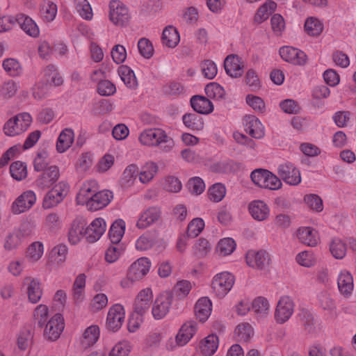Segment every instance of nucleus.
I'll use <instances>...</instances> for the list:
<instances>
[{
    "mask_svg": "<svg viewBox=\"0 0 356 356\" xmlns=\"http://www.w3.org/2000/svg\"><path fill=\"white\" fill-rule=\"evenodd\" d=\"M140 143L148 147H159L163 152H170L174 146L173 139L166 132L159 128L147 129L139 135Z\"/></svg>",
    "mask_w": 356,
    "mask_h": 356,
    "instance_id": "nucleus-1",
    "label": "nucleus"
},
{
    "mask_svg": "<svg viewBox=\"0 0 356 356\" xmlns=\"http://www.w3.org/2000/svg\"><path fill=\"white\" fill-rule=\"evenodd\" d=\"M41 81L37 83L33 88V95L36 99H43L47 94L48 85L61 86L63 80L53 65H48L41 72Z\"/></svg>",
    "mask_w": 356,
    "mask_h": 356,
    "instance_id": "nucleus-2",
    "label": "nucleus"
},
{
    "mask_svg": "<svg viewBox=\"0 0 356 356\" xmlns=\"http://www.w3.org/2000/svg\"><path fill=\"white\" fill-rule=\"evenodd\" d=\"M252 182L264 188L277 190L282 187L280 179L271 172L264 169H256L250 175Z\"/></svg>",
    "mask_w": 356,
    "mask_h": 356,
    "instance_id": "nucleus-3",
    "label": "nucleus"
},
{
    "mask_svg": "<svg viewBox=\"0 0 356 356\" xmlns=\"http://www.w3.org/2000/svg\"><path fill=\"white\" fill-rule=\"evenodd\" d=\"M32 122L30 114L23 113L10 119L3 127L6 135L13 136L20 134L27 130Z\"/></svg>",
    "mask_w": 356,
    "mask_h": 356,
    "instance_id": "nucleus-4",
    "label": "nucleus"
},
{
    "mask_svg": "<svg viewBox=\"0 0 356 356\" xmlns=\"http://www.w3.org/2000/svg\"><path fill=\"white\" fill-rule=\"evenodd\" d=\"M234 276L229 272H222L216 275L212 280L211 288L216 297L224 298L233 287Z\"/></svg>",
    "mask_w": 356,
    "mask_h": 356,
    "instance_id": "nucleus-5",
    "label": "nucleus"
},
{
    "mask_svg": "<svg viewBox=\"0 0 356 356\" xmlns=\"http://www.w3.org/2000/svg\"><path fill=\"white\" fill-rule=\"evenodd\" d=\"M69 188V185L63 181L56 184L45 195L42 202L43 208L51 209L60 204L67 196Z\"/></svg>",
    "mask_w": 356,
    "mask_h": 356,
    "instance_id": "nucleus-6",
    "label": "nucleus"
},
{
    "mask_svg": "<svg viewBox=\"0 0 356 356\" xmlns=\"http://www.w3.org/2000/svg\"><path fill=\"white\" fill-rule=\"evenodd\" d=\"M109 19L115 25L123 26L129 21L130 15L127 6L120 1L112 0L109 3Z\"/></svg>",
    "mask_w": 356,
    "mask_h": 356,
    "instance_id": "nucleus-7",
    "label": "nucleus"
},
{
    "mask_svg": "<svg viewBox=\"0 0 356 356\" xmlns=\"http://www.w3.org/2000/svg\"><path fill=\"white\" fill-rule=\"evenodd\" d=\"M125 317L123 306L120 304L113 305L108 310L106 327L111 332L118 331L122 325Z\"/></svg>",
    "mask_w": 356,
    "mask_h": 356,
    "instance_id": "nucleus-8",
    "label": "nucleus"
},
{
    "mask_svg": "<svg viewBox=\"0 0 356 356\" xmlns=\"http://www.w3.org/2000/svg\"><path fill=\"white\" fill-rule=\"evenodd\" d=\"M60 177V170L56 165H51L44 170L35 181L36 187L45 190L51 187Z\"/></svg>",
    "mask_w": 356,
    "mask_h": 356,
    "instance_id": "nucleus-9",
    "label": "nucleus"
},
{
    "mask_svg": "<svg viewBox=\"0 0 356 356\" xmlns=\"http://www.w3.org/2000/svg\"><path fill=\"white\" fill-rule=\"evenodd\" d=\"M294 303L289 296H282L277 305L275 319L278 323L287 321L293 313Z\"/></svg>",
    "mask_w": 356,
    "mask_h": 356,
    "instance_id": "nucleus-10",
    "label": "nucleus"
},
{
    "mask_svg": "<svg viewBox=\"0 0 356 356\" xmlns=\"http://www.w3.org/2000/svg\"><path fill=\"white\" fill-rule=\"evenodd\" d=\"M277 174L287 184L297 186L301 182L300 172L291 163L281 164L278 167Z\"/></svg>",
    "mask_w": 356,
    "mask_h": 356,
    "instance_id": "nucleus-11",
    "label": "nucleus"
},
{
    "mask_svg": "<svg viewBox=\"0 0 356 356\" xmlns=\"http://www.w3.org/2000/svg\"><path fill=\"white\" fill-rule=\"evenodd\" d=\"M64 329V320L60 314H56L46 324L44 337L50 341L58 339Z\"/></svg>",
    "mask_w": 356,
    "mask_h": 356,
    "instance_id": "nucleus-12",
    "label": "nucleus"
},
{
    "mask_svg": "<svg viewBox=\"0 0 356 356\" xmlns=\"http://www.w3.org/2000/svg\"><path fill=\"white\" fill-rule=\"evenodd\" d=\"M161 210L158 207H150L145 210L139 216L136 222L138 229H146L156 223L161 218Z\"/></svg>",
    "mask_w": 356,
    "mask_h": 356,
    "instance_id": "nucleus-13",
    "label": "nucleus"
},
{
    "mask_svg": "<svg viewBox=\"0 0 356 356\" xmlns=\"http://www.w3.org/2000/svg\"><path fill=\"white\" fill-rule=\"evenodd\" d=\"M279 52L283 60L293 65H303L307 63V55L298 49L286 46L280 48Z\"/></svg>",
    "mask_w": 356,
    "mask_h": 356,
    "instance_id": "nucleus-14",
    "label": "nucleus"
},
{
    "mask_svg": "<svg viewBox=\"0 0 356 356\" xmlns=\"http://www.w3.org/2000/svg\"><path fill=\"white\" fill-rule=\"evenodd\" d=\"M36 196L33 191H26L19 195L12 205V211L15 214L25 212L35 203Z\"/></svg>",
    "mask_w": 356,
    "mask_h": 356,
    "instance_id": "nucleus-15",
    "label": "nucleus"
},
{
    "mask_svg": "<svg viewBox=\"0 0 356 356\" xmlns=\"http://www.w3.org/2000/svg\"><path fill=\"white\" fill-rule=\"evenodd\" d=\"M106 225L102 218L95 219L86 229L85 236L90 243L98 241L105 232Z\"/></svg>",
    "mask_w": 356,
    "mask_h": 356,
    "instance_id": "nucleus-16",
    "label": "nucleus"
},
{
    "mask_svg": "<svg viewBox=\"0 0 356 356\" xmlns=\"http://www.w3.org/2000/svg\"><path fill=\"white\" fill-rule=\"evenodd\" d=\"M246 262L248 266L261 270L269 265V254L264 250H250L246 254Z\"/></svg>",
    "mask_w": 356,
    "mask_h": 356,
    "instance_id": "nucleus-17",
    "label": "nucleus"
},
{
    "mask_svg": "<svg viewBox=\"0 0 356 356\" xmlns=\"http://www.w3.org/2000/svg\"><path fill=\"white\" fill-rule=\"evenodd\" d=\"M243 124L246 133L252 138L261 139L264 136V127L259 120L255 116H245L243 119Z\"/></svg>",
    "mask_w": 356,
    "mask_h": 356,
    "instance_id": "nucleus-18",
    "label": "nucleus"
},
{
    "mask_svg": "<svg viewBox=\"0 0 356 356\" xmlns=\"http://www.w3.org/2000/svg\"><path fill=\"white\" fill-rule=\"evenodd\" d=\"M151 267L150 261L146 257H141L134 261L128 270L129 277L137 281L141 280L149 272Z\"/></svg>",
    "mask_w": 356,
    "mask_h": 356,
    "instance_id": "nucleus-19",
    "label": "nucleus"
},
{
    "mask_svg": "<svg viewBox=\"0 0 356 356\" xmlns=\"http://www.w3.org/2000/svg\"><path fill=\"white\" fill-rule=\"evenodd\" d=\"M153 300L151 289L146 288L141 290L136 298L134 302V312L145 314L149 309Z\"/></svg>",
    "mask_w": 356,
    "mask_h": 356,
    "instance_id": "nucleus-20",
    "label": "nucleus"
},
{
    "mask_svg": "<svg viewBox=\"0 0 356 356\" xmlns=\"http://www.w3.org/2000/svg\"><path fill=\"white\" fill-rule=\"evenodd\" d=\"M113 198V193L110 191H97L93 194V197L88 206L87 209L92 211H98L106 207Z\"/></svg>",
    "mask_w": 356,
    "mask_h": 356,
    "instance_id": "nucleus-21",
    "label": "nucleus"
},
{
    "mask_svg": "<svg viewBox=\"0 0 356 356\" xmlns=\"http://www.w3.org/2000/svg\"><path fill=\"white\" fill-rule=\"evenodd\" d=\"M170 306L171 297L168 294H161L158 296L154 301L152 310L154 318H163L168 313Z\"/></svg>",
    "mask_w": 356,
    "mask_h": 356,
    "instance_id": "nucleus-22",
    "label": "nucleus"
},
{
    "mask_svg": "<svg viewBox=\"0 0 356 356\" xmlns=\"http://www.w3.org/2000/svg\"><path fill=\"white\" fill-rule=\"evenodd\" d=\"M24 284L26 286V293L29 301L32 303H37L42 296V289L39 280L31 277L24 278Z\"/></svg>",
    "mask_w": 356,
    "mask_h": 356,
    "instance_id": "nucleus-23",
    "label": "nucleus"
},
{
    "mask_svg": "<svg viewBox=\"0 0 356 356\" xmlns=\"http://www.w3.org/2000/svg\"><path fill=\"white\" fill-rule=\"evenodd\" d=\"M299 241L310 247H315L319 242L318 233L310 227H302L297 230Z\"/></svg>",
    "mask_w": 356,
    "mask_h": 356,
    "instance_id": "nucleus-24",
    "label": "nucleus"
},
{
    "mask_svg": "<svg viewBox=\"0 0 356 356\" xmlns=\"http://www.w3.org/2000/svg\"><path fill=\"white\" fill-rule=\"evenodd\" d=\"M97 191V183L95 181L85 182L76 195V200L78 204L88 206L93 194Z\"/></svg>",
    "mask_w": 356,
    "mask_h": 356,
    "instance_id": "nucleus-25",
    "label": "nucleus"
},
{
    "mask_svg": "<svg viewBox=\"0 0 356 356\" xmlns=\"http://www.w3.org/2000/svg\"><path fill=\"white\" fill-rule=\"evenodd\" d=\"M16 21L21 29L29 36L37 38L40 34V29L35 22L29 16L24 14H18Z\"/></svg>",
    "mask_w": 356,
    "mask_h": 356,
    "instance_id": "nucleus-26",
    "label": "nucleus"
},
{
    "mask_svg": "<svg viewBox=\"0 0 356 356\" xmlns=\"http://www.w3.org/2000/svg\"><path fill=\"white\" fill-rule=\"evenodd\" d=\"M249 212L252 217L258 221L266 220L270 213V209L268 205L261 200H254L248 205Z\"/></svg>",
    "mask_w": 356,
    "mask_h": 356,
    "instance_id": "nucleus-27",
    "label": "nucleus"
},
{
    "mask_svg": "<svg viewBox=\"0 0 356 356\" xmlns=\"http://www.w3.org/2000/svg\"><path fill=\"white\" fill-rule=\"evenodd\" d=\"M337 286L339 292L343 296L346 297L350 296L354 288L352 274L348 270H341L337 278Z\"/></svg>",
    "mask_w": 356,
    "mask_h": 356,
    "instance_id": "nucleus-28",
    "label": "nucleus"
},
{
    "mask_svg": "<svg viewBox=\"0 0 356 356\" xmlns=\"http://www.w3.org/2000/svg\"><path fill=\"white\" fill-rule=\"evenodd\" d=\"M197 331V323L195 321H187L181 327L176 336V341L179 346H184L193 337Z\"/></svg>",
    "mask_w": 356,
    "mask_h": 356,
    "instance_id": "nucleus-29",
    "label": "nucleus"
},
{
    "mask_svg": "<svg viewBox=\"0 0 356 356\" xmlns=\"http://www.w3.org/2000/svg\"><path fill=\"white\" fill-rule=\"evenodd\" d=\"M226 73L232 77H239L243 74L240 58L236 55H229L224 61Z\"/></svg>",
    "mask_w": 356,
    "mask_h": 356,
    "instance_id": "nucleus-30",
    "label": "nucleus"
},
{
    "mask_svg": "<svg viewBox=\"0 0 356 356\" xmlns=\"http://www.w3.org/2000/svg\"><path fill=\"white\" fill-rule=\"evenodd\" d=\"M85 221L81 218H76L73 220L68 232V239L70 243L73 245L78 243L85 236Z\"/></svg>",
    "mask_w": 356,
    "mask_h": 356,
    "instance_id": "nucleus-31",
    "label": "nucleus"
},
{
    "mask_svg": "<svg viewBox=\"0 0 356 356\" xmlns=\"http://www.w3.org/2000/svg\"><path fill=\"white\" fill-rule=\"evenodd\" d=\"M212 304L207 297L200 298L195 305V314L197 318L201 322H204L211 315Z\"/></svg>",
    "mask_w": 356,
    "mask_h": 356,
    "instance_id": "nucleus-32",
    "label": "nucleus"
},
{
    "mask_svg": "<svg viewBox=\"0 0 356 356\" xmlns=\"http://www.w3.org/2000/svg\"><path fill=\"white\" fill-rule=\"evenodd\" d=\"M191 104L196 113L201 114H209L213 110L212 103L203 96H193L191 99Z\"/></svg>",
    "mask_w": 356,
    "mask_h": 356,
    "instance_id": "nucleus-33",
    "label": "nucleus"
},
{
    "mask_svg": "<svg viewBox=\"0 0 356 356\" xmlns=\"http://www.w3.org/2000/svg\"><path fill=\"white\" fill-rule=\"evenodd\" d=\"M74 134L72 129L66 128L60 134L56 142V150L59 153L67 151L72 145Z\"/></svg>",
    "mask_w": 356,
    "mask_h": 356,
    "instance_id": "nucleus-34",
    "label": "nucleus"
},
{
    "mask_svg": "<svg viewBox=\"0 0 356 356\" xmlns=\"http://www.w3.org/2000/svg\"><path fill=\"white\" fill-rule=\"evenodd\" d=\"M159 171V166L152 161L147 162L138 172L139 180L143 184H147L153 179Z\"/></svg>",
    "mask_w": 356,
    "mask_h": 356,
    "instance_id": "nucleus-35",
    "label": "nucleus"
},
{
    "mask_svg": "<svg viewBox=\"0 0 356 356\" xmlns=\"http://www.w3.org/2000/svg\"><path fill=\"white\" fill-rule=\"evenodd\" d=\"M179 40V32L174 26H168L164 29L162 33V42L164 45L174 48L178 44Z\"/></svg>",
    "mask_w": 356,
    "mask_h": 356,
    "instance_id": "nucleus-36",
    "label": "nucleus"
},
{
    "mask_svg": "<svg viewBox=\"0 0 356 356\" xmlns=\"http://www.w3.org/2000/svg\"><path fill=\"white\" fill-rule=\"evenodd\" d=\"M99 328L97 325H90L86 329L81 341L84 348H89L94 345L99 337Z\"/></svg>",
    "mask_w": 356,
    "mask_h": 356,
    "instance_id": "nucleus-37",
    "label": "nucleus"
},
{
    "mask_svg": "<svg viewBox=\"0 0 356 356\" xmlns=\"http://www.w3.org/2000/svg\"><path fill=\"white\" fill-rule=\"evenodd\" d=\"M125 230V222L124 220L119 219L115 220L111 225L109 232L108 236L111 240V242L113 244H118L124 234Z\"/></svg>",
    "mask_w": 356,
    "mask_h": 356,
    "instance_id": "nucleus-38",
    "label": "nucleus"
},
{
    "mask_svg": "<svg viewBox=\"0 0 356 356\" xmlns=\"http://www.w3.org/2000/svg\"><path fill=\"white\" fill-rule=\"evenodd\" d=\"M57 5L52 1H44L40 6V15L45 22H52L57 14Z\"/></svg>",
    "mask_w": 356,
    "mask_h": 356,
    "instance_id": "nucleus-39",
    "label": "nucleus"
},
{
    "mask_svg": "<svg viewBox=\"0 0 356 356\" xmlns=\"http://www.w3.org/2000/svg\"><path fill=\"white\" fill-rule=\"evenodd\" d=\"M277 4L271 0H267L258 9L254 15V21L257 23H261L267 19L269 15L275 10Z\"/></svg>",
    "mask_w": 356,
    "mask_h": 356,
    "instance_id": "nucleus-40",
    "label": "nucleus"
},
{
    "mask_svg": "<svg viewBox=\"0 0 356 356\" xmlns=\"http://www.w3.org/2000/svg\"><path fill=\"white\" fill-rule=\"evenodd\" d=\"M118 74L124 83L130 88L137 86V81L134 71L127 65H121Z\"/></svg>",
    "mask_w": 356,
    "mask_h": 356,
    "instance_id": "nucleus-41",
    "label": "nucleus"
},
{
    "mask_svg": "<svg viewBox=\"0 0 356 356\" xmlns=\"http://www.w3.org/2000/svg\"><path fill=\"white\" fill-rule=\"evenodd\" d=\"M182 121L186 127L193 130H202L204 128L202 118L195 113L184 115Z\"/></svg>",
    "mask_w": 356,
    "mask_h": 356,
    "instance_id": "nucleus-42",
    "label": "nucleus"
},
{
    "mask_svg": "<svg viewBox=\"0 0 356 356\" xmlns=\"http://www.w3.org/2000/svg\"><path fill=\"white\" fill-rule=\"evenodd\" d=\"M252 309L259 318L266 316L270 310V305L268 300L264 297L255 298L252 303Z\"/></svg>",
    "mask_w": 356,
    "mask_h": 356,
    "instance_id": "nucleus-43",
    "label": "nucleus"
},
{
    "mask_svg": "<svg viewBox=\"0 0 356 356\" xmlns=\"http://www.w3.org/2000/svg\"><path fill=\"white\" fill-rule=\"evenodd\" d=\"M44 247L42 243L35 241L32 243L26 252V258L31 263L38 261L42 256Z\"/></svg>",
    "mask_w": 356,
    "mask_h": 356,
    "instance_id": "nucleus-44",
    "label": "nucleus"
},
{
    "mask_svg": "<svg viewBox=\"0 0 356 356\" xmlns=\"http://www.w3.org/2000/svg\"><path fill=\"white\" fill-rule=\"evenodd\" d=\"M304 28L309 35L318 36L322 33L323 25L318 19L310 17L306 19Z\"/></svg>",
    "mask_w": 356,
    "mask_h": 356,
    "instance_id": "nucleus-45",
    "label": "nucleus"
},
{
    "mask_svg": "<svg viewBox=\"0 0 356 356\" xmlns=\"http://www.w3.org/2000/svg\"><path fill=\"white\" fill-rule=\"evenodd\" d=\"M346 245L341 239L339 238L332 239L330 244V251L335 259H343L346 254Z\"/></svg>",
    "mask_w": 356,
    "mask_h": 356,
    "instance_id": "nucleus-46",
    "label": "nucleus"
},
{
    "mask_svg": "<svg viewBox=\"0 0 356 356\" xmlns=\"http://www.w3.org/2000/svg\"><path fill=\"white\" fill-rule=\"evenodd\" d=\"M73 2L76 12L83 19L86 20L92 19V10L88 0H73Z\"/></svg>",
    "mask_w": 356,
    "mask_h": 356,
    "instance_id": "nucleus-47",
    "label": "nucleus"
},
{
    "mask_svg": "<svg viewBox=\"0 0 356 356\" xmlns=\"http://www.w3.org/2000/svg\"><path fill=\"white\" fill-rule=\"evenodd\" d=\"M234 334L238 341L247 342L253 336L254 330L250 323H242L237 325Z\"/></svg>",
    "mask_w": 356,
    "mask_h": 356,
    "instance_id": "nucleus-48",
    "label": "nucleus"
},
{
    "mask_svg": "<svg viewBox=\"0 0 356 356\" xmlns=\"http://www.w3.org/2000/svg\"><path fill=\"white\" fill-rule=\"evenodd\" d=\"M218 346V339L216 335L211 334L207 337L202 342L201 351L203 355L210 356L217 350Z\"/></svg>",
    "mask_w": 356,
    "mask_h": 356,
    "instance_id": "nucleus-49",
    "label": "nucleus"
},
{
    "mask_svg": "<svg viewBox=\"0 0 356 356\" xmlns=\"http://www.w3.org/2000/svg\"><path fill=\"white\" fill-rule=\"evenodd\" d=\"M137 176H138L137 165L131 164L124 170L121 178V183L124 186L129 187L134 184Z\"/></svg>",
    "mask_w": 356,
    "mask_h": 356,
    "instance_id": "nucleus-50",
    "label": "nucleus"
},
{
    "mask_svg": "<svg viewBox=\"0 0 356 356\" xmlns=\"http://www.w3.org/2000/svg\"><path fill=\"white\" fill-rule=\"evenodd\" d=\"M10 172L13 179L21 181L27 177L26 165L19 161L13 162L10 166Z\"/></svg>",
    "mask_w": 356,
    "mask_h": 356,
    "instance_id": "nucleus-51",
    "label": "nucleus"
},
{
    "mask_svg": "<svg viewBox=\"0 0 356 356\" xmlns=\"http://www.w3.org/2000/svg\"><path fill=\"white\" fill-rule=\"evenodd\" d=\"M155 244V239L152 233L147 232L142 234L136 241V248L145 251L151 249Z\"/></svg>",
    "mask_w": 356,
    "mask_h": 356,
    "instance_id": "nucleus-52",
    "label": "nucleus"
},
{
    "mask_svg": "<svg viewBox=\"0 0 356 356\" xmlns=\"http://www.w3.org/2000/svg\"><path fill=\"white\" fill-rule=\"evenodd\" d=\"M225 194L226 188L220 183L212 185L208 190L209 197L213 202H220L225 197Z\"/></svg>",
    "mask_w": 356,
    "mask_h": 356,
    "instance_id": "nucleus-53",
    "label": "nucleus"
},
{
    "mask_svg": "<svg viewBox=\"0 0 356 356\" xmlns=\"http://www.w3.org/2000/svg\"><path fill=\"white\" fill-rule=\"evenodd\" d=\"M3 67L5 71L12 76H19L22 72V68L17 60L15 58H6L3 62Z\"/></svg>",
    "mask_w": 356,
    "mask_h": 356,
    "instance_id": "nucleus-54",
    "label": "nucleus"
},
{
    "mask_svg": "<svg viewBox=\"0 0 356 356\" xmlns=\"http://www.w3.org/2000/svg\"><path fill=\"white\" fill-rule=\"evenodd\" d=\"M236 248L235 241L231 238L221 239L217 245V251L222 256H227L233 252Z\"/></svg>",
    "mask_w": 356,
    "mask_h": 356,
    "instance_id": "nucleus-55",
    "label": "nucleus"
},
{
    "mask_svg": "<svg viewBox=\"0 0 356 356\" xmlns=\"http://www.w3.org/2000/svg\"><path fill=\"white\" fill-rule=\"evenodd\" d=\"M204 227V222L200 218L193 219L188 224L187 228V236L191 238L197 236Z\"/></svg>",
    "mask_w": 356,
    "mask_h": 356,
    "instance_id": "nucleus-56",
    "label": "nucleus"
},
{
    "mask_svg": "<svg viewBox=\"0 0 356 356\" xmlns=\"http://www.w3.org/2000/svg\"><path fill=\"white\" fill-rule=\"evenodd\" d=\"M207 95L211 98L221 99L225 97V91L224 88L217 83H210L205 88Z\"/></svg>",
    "mask_w": 356,
    "mask_h": 356,
    "instance_id": "nucleus-57",
    "label": "nucleus"
},
{
    "mask_svg": "<svg viewBox=\"0 0 356 356\" xmlns=\"http://www.w3.org/2000/svg\"><path fill=\"white\" fill-rule=\"evenodd\" d=\"M271 29L276 35H281L286 28L285 20L280 14H274L270 19Z\"/></svg>",
    "mask_w": 356,
    "mask_h": 356,
    "instance_id": "nucleus-58",
    "label": "nucleus"
},
{
    "mask_svg": "<svg viewBox=\"0 0 356 356\" xmlns=\"http://www.w3.org/2000/svg\"><path fill=\"white\" fill-rule=\"evenodd\" d=\"M49 309L44 305H39L33 312L34 320L40 327H42L47 323L48 318Z\"/></svg>",
    "mask_w": 356,
    "mask_h": 356,
    "instance_id": "nucleus-59",
    "label": "nucleus"
},
{
    "mask_svg": "<svg viewBox=\"0 0 356 356\" xmlns=\"http://www.w3.org/2000/svg\"><path fill=\"white\" fill-rule=\"evenodd\" d=\"M201 70L203 76L208 79H213L218 72L216 63L211 60H205L201 63Z\"/></svg>",
    "mask_w": 356,
    "mask_h": 356,
    "instance_id": "nucleus-60",
    "label": "nucleus"
},
{
    "mask_svg": "<svg viewBox=\"0 0 356 356\" xmlns=\"http://www.w3.org/2000/svg\"><path fill=\"white\" fill-rule=\"evenodd\" d=\"M304 200L308 207L317 212H321L323 209V200L316 194L306 195Z\"/></svg>",
    "mask_w": 356,
    "mask_h": 356,
    "instance_id": "nucleus-61",
    "label": "nucleus"
},
{
    "mask_svg": "<svg viewBox=\"0 0 356 356\" xmlns=\"http://www.w3.org/2000/svg\"><path fill=\"white\" fill-rule=\"evenodd\" d=\"M187 187L192 194L200 195L204 191L205 184L201 178L195 177L188 180Z\"/></svg>",
    "mask_w": 356,
    "mask_h": 356,
    "instance_id": "nucleus-62",
    "label": "nucleus"
},
{
    "mask_svg": "<svg viewBox=\"0 0 356 356\" xmlns=\"http://www.w3.org/2000/svg\"><path fill=\"white\" fill-rule=\"evenodd\" d=\"M210 250V243L205 238L198 239L193 246L194 254L198 257L206 256Z\"/></svg>",
    "mask_w": 356,
    "mask_h": 356,
    "instance_id": "nucleus-63",
    "label": "nucleus"
},
{
    "mask_svg": "<svg viewBox=\"0 0 356 356\" xmlns=\"http://www.w3.org/2000/svg\"><path fill=\"white\" fill-rule=\"evenodd\" d=\"M140 54L145 58H150L154 54V48L151 42L147 38H141L138 42Z\"/></svg>",
    "mask_w": 356,
    "mask_h": 356,
    "instance_id": "nucleus-64",
    "label": "nucleus"
}]
</instances>
